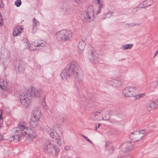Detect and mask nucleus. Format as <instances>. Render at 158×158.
Returning <instances> with one entry per match:
<instances>
[{
    "label": "nucleus",
    "mask_w": 158,
    "mask_h": 158,
    "mask_svg": "<svg viewBox=\"0 0 158 158\" xmlns=\"http://www.w3.org/2000/svg\"><path fill=\"white\" fill-rule=\"evenodd\" d=\"M153 0H144L140 3L139 6L142 8H147L153 4Z\"/></svg>",
    "instance_id": "14"
},
{
    "label": "nucleus",
    "mask_w": 158,
    "mask_h": 158,
    "mask_svg": "<svg viewBox=\"0 0 158 158\" xmlns=\"http://www.w3.org/2000/svg\"><path fill=\"white\" fill-rule=\"evenodd\" d=\"M94 2L96 3H98L99 5L100 4H101L100 3V2L99 1V0H94Z\"/></svg>",
    "instance_id": "41"
},
{
    "label": "nucleus",
    "mask_w": 158,
    "mask_h": 158,
    "mask_svg": "<svg viewBox=\"0 0 158 158\" xmlns=\"http://www.w3.org/2000/svg\"><path fill=\"white\" fill-rule=\"evenodd\" d=\"M64 149L65 150L68 151L70 150V148L69 146H66L64 147Z\"/></svg>",
    "instance_id": "38"
},
{
    "label": "nucleus",
    "mask_w": 158,
    "mask_h": 158,
    "mask_svg": "<svg viewBox=\"0 0 158 158\" xmlns=\"http://www.w3.org/2000/svg\"><path fill=\"white\" fill-rule=\"evenodd\" d=\"M158 56V48L157 50L156 51L153 57V58H154L155 56Z\"/></svg>",
    "instance_id": "40"
},
{
    "label": "nucleus",
    "mask_w": 158,
    "mask_h": 158,
    "mask_svg": "<svg viewBox=\"0 0 158 158\" xmlns=\"http://www.w3.org/2000/svg\"><path fill=\"white\" fill-rule=\"evenodd\" d=\"M14 130L22 136L26 137L27 140L30 141H32L37 137L36 132L34 130L29 128L23 125H18Z\"/></svg>",
    "instance_id": "1"
},
{
    "label": "nucleus",
    "mask_w": 158,
    "mask_h": 158,
    "mask_svg": "<svg viewBox=\"0 0 158 158\" xmlns=\"http://www.w3.org/2000/svg\"><path fill=\"white\" fill-rule=\"evenodd\" d=\"M31 98L30 95L23 93L20 96V102L25 107H28L31 104Z\"/></svg>",
    "instance_id": "7"
},
{
    "label": "nucleus",
    "mask_w": 158,
    "mask_h": 158,
    "mask_svg": "<svg viewBox=\"0 0 158 158\" xmlns=\"http://www.w3.org/2000/svg\"><path fill=\"white\" fill-rule=\"evenodd\" d=\"M60 158H65V157L64 156H62Z\"/></svg>",
    "instance_id": "48"
},
{
    "label": "nucleus",
    "mask_w": 158,
    "mask_h": 158,
    "mask_svg": "<svg viewBox=\"0 0 158 158\" xmlns=\"http://www.w3.org/2000/svg\"><path fill=\"white\" fill-rule=\"evenodd\" d=\"M33 30L35 27H37L38 25H39V22L35 18H34L33 20Z\"/></svg>",
    "instance_id": "28"
},
{
    "label": "nucleus",
    "mask_w": 158,
    "mask_h": 158,
    "mask_svg": "<svg viewBox=\"0 0 158 158\" xmlns=\"http://www.w3.org/2000/svg\"><path fill=\"white\" fill-rule=\"evenodd\" d=\"M81 18L85 22H89L92 21L94 18L93 6H89L88 8L87 12H85L81 16Z\"/></svg>",
    "instance_id": "3"
},
{
    "label": "nucleus",
    "mask_w": 158,
    "mask_h": 158,
    "mask_svg": "<svg viewBox=\"0 0 158 158\" xmlns=\"http://www.w3.org/2000/svg\"><path fill=\"white\" fill-rule=\"evenodd\" d=\"M44 149L47 153L50 154L53 152L54 149L53 147H52L50 141L48 140L45 142L44 145Z\"/></svg>",
    "instance_id": "10"
},
{
    "label": "nucleus",
    "mask_w": 158,
    "mask_h": 158,
    "mask_svg": "<svg viewBox=\"0 0 158 158\" xmlns=\"http://www.w3.org/2000/svg\"><path fill=\"white\" fill-rule=\"evenodd\" d=\"M85 47V44L84 41L79 42L78 45V51L80 53L82 52Z\"/></svg>",
    "instance_id": "18"
},
{
    "label": "nucleus",
    "mask_w": 158,
    "mask_h": 158,
    "mask_svg": "<svg viewBox=\"0 0 158 158\" xmlns=\"http://www.w3.org/2000/svg\"><path fill=\"white\" fill-rule=\"evenodd\" d=\"M153 158H158V157L155 156Z\"/></svg>",
    "instance_id": "47"
},
{
    "label": "nucleus",
    "mask_w": 158,
    "mask_h": 158,
    "mask_svg": "<svg viewBox=\"0 0 158 158\" xmlns=\"http://www.w3.org/2000/svg\"><path fill=\"white\" fill-rule=\"evenodd\" d=\"M101 111L99 110L96 112L92 113L90 117V118L93 120H95L96 117L99 115L101 114Z\"/></svg>",
    "instance_id": "22"
},
{
    "label": "nucleus",
    "mask_w": 158,
    "mask_h": 158,
    "mask_svg": "<svg viewBox=\"0 0 158 158\" xmlns=\"http://www.w3.org/2000/svg\"><path fill=\"white\" fill-rule=\"evenodd\" d=\"M29 123L31 127L33 128L37 127L39 125V122L30 119Z\"/></svg>",
    "instance_id": "21"
},
{
    "label": "nucleus",
    "mask_w": 158,
    "mask_h": 158,
    "mask_svg": "<svg viewBox=\"0 0 158 158\" xmlns=\"http://www.w3.org/2000/svg\"><path fill=\"white\" fill-rule=\"evenodd\" d=\"M2 139V136H1V135H0V141Z\"/></svg>",
    "instance_id": "44"
},
{
    "label": "nucleus",
    "mask_w": 158,
    "mask_h": 158,
    "mask_svg": "<svg viewBox=\"0 0 158 158\" xmlns=\"http://www.w3.org/2000/svg\"><path fill=\"white\" fill-rule=\"evenodd\" d=\"M22 31V28L19 26L16 27L13 30V35L14 37L17 36Z\"/></svg>",
    "instance_id": "16"
},
{
    "label": "nucleus",
    "mask_w": 158,
    "mask_h": 158,
    "mask_svg": "<svg viewBox=\"0 0 158 158\" xmlns=\"http://www.w3.org/2000/svg\"><path fill=\"white\" fill-rule=\"evenodd\" d=\"M116 158H131V157L129 156L125 155L123 156H118Z\"/></svg>",
    "instance_id": "37"
},
{
    "label": "nucleus",
    "mask_w": 158,
    "mask_h": 158,
    "mask_svg": "<svg viewBox=\"0 0 158 158\" xmlns=\"http://www.w3.org/2000/svg\"><path fill=\"white\" fill-rule=\"evenodd\" d=\"M89 59L90 60L94 61L98 59L97 55L96 53H92L91 55L89 56Z\"/></svg>",
    "instance_id": "23"
},
{
    "label": "nucleus",
    "mask_w": 158,
    "mask_h": 158,
    "mask_svg": "<svg viewBox=\"0 0 158 158\" xmlns=\"http://www.w3.org/2000/svg\"><path fill=\"white\" fill-rule=\"evenodd\" d=\"M29 91L31 92L30 96L31 97H34L37 98H40L43 95V92L41 89H37L33 86H31V89H29Z\"/></svg>",
    "instance_id": "8"
},
{
    "label": "nucleus",
    "mask_w": 158,
    "mask_h": 158,
    "mask_svg": "<svg viewBox=\"0 0 158 158\" xmlns=\"http://www.w3.org/2000/svg\"><path fill=\"white\" fill-rule=\"evenodd\" d=\"M51 136L54 138H56L58 134L56 132H52L50 134Z\"/></svg>",
    "instance_id": "32"
},
{
    "label": "nucleus",
    "mask_w": 158,
    "mask_h": 158,
    "mask_svg": "<svg viewBox=\"0 0 158 158\" xmlns=\"http://www.w3.org/2000/svg\"><path fill=\"white\" fill-rule=\"evenodd\" d=\"M102 8V5L101 4H100L99 5V8L98 10L97 13L98 14H99L100 13L101 9Z\"/></svg>",
    "instance_id": "35"
},
{
    "label": "nucleus",
    "mask_w": 158,
    "mask_h": 158,
    "mask_svg": "<svg viewBox=\"0 0 158 158\" xmlns=\"http://www.w3.org/2000/svg\"><path fill=\"white\" fill-rule=\"evenodd\" d=\"M3 19L1 13H0V26L3 24Z\"/></svg>",
    "instance_id": "36"
},
{
    "label": "nucleus",
    "mask_w": 158,
    "mask_h": 158,
    "mask_svg": "<svg viewBox=\"0 0 158 158\" xmlns=\"http://www.w3.org/2000/svg\"><path fill=\"white\" fill-rule=\"evenodd\" d=\"M21 3V2L20 0H17L15 2V4L17 6H19Z\"/></svg>",
    "instance_id": "34"
},
{
    "label": "nucleus",
    "mask_w": 158,
    "mask_h": 158,
    "mask_svg": "<svg viewBox=\"0 0 158 158\" xmlns=\"http://www.w3.org/2000/svg\"><path fill=\"white\" fill-rule=\"evenodd\" d=\"M31 115L41 116V112L40 109L39 107H35L32 112Z\"/></svg>",
    "instance_id": "17"
},
{
    "label": "nucleus",
    "mask_w": 158,
    "mask_h": 158,
    "mask_svg": "<svg viewBox=\"0 0 158 158\" xmlns=\"http://www.w3.org/2000/svg\"><path fill=\"white\" fill-rule=\"evenodd\" d=\"M105 148L107 150L109 151L110 149H112V146L111 143L109 142H107L105 144Z\"/></svg>",
    "instance_id": "27"
},
{
    "label": "nucleus",
    "mask_w": 158,
    "mask_h": 158,
    "mask_svg": "<svg viewBox=\"0 0 158 158\" xmlns=\"http://www.w3.org/2000/svg\"><path fill=\"white\" fill-rule=\"evenodd\" d=\"M2 111L0 110V128L2 127L3 122V119L2 116Z\"/></svg>",
    "instance_id": "31"
},
{
    "label": "nucleus",
    "mask_w": 158,
    "mask_h": 158,
    "mask_svg": "<svg viewBox=\"0 0 158 158\" xmlns=\"http://www.w3.org/2000/svg\"><path fill=\"white\" fill-rule=\"evenodd\" d=\"M41 116L31 115V119L39 122Z\"/></svg>",
    "instance_id": "30"
},
{
    "label": "nucleus",
    "mask_w": 158,
    "mask_h": 158,
    "mask_svg": "<svg viewBox=\"0 0 158 158\" xmlns=\"http://www.w3.org/2000/svg\"><path fill=\"white\" fill-rule=\"evenodd\" d=\"M108 15H110V14H109V13H108Z\"/></svg>",
    "instance_id": "49"
},
{
    "label": "nucleus",
    "mask_w": 158,
    "mask_h": 158,
    "mask_svg": "<svg viewBox=\"0 0 158 158\" xmlns=\"http://www.w3.org/2000/svg\"><path fill=\"white\" fill-rule=\"evenodd\" d=\"M62 119L63 121V122H64L66 121V118L64 117H63V116L62 117Z\"/></svg>",
    "instance_id": "42"
},
{
    "label": "nucleus",
    "mask_w": 158,
    "mask_h": 158,
    "mask_svg": "<svg viewBox=\"0 0 158 158\" xmlns=\"http://www.w3.org/2000/svg\"><path fill=\"white\" fill-rule=\"evenodd\" d=\"M146 132L144 130H141L139 131H136L131 133L129 138L133 142L141 140L145 136Z\"/></svg>",
    "instance_id": "4"
},
{
    "label": "nucleus",
    "mask_w": 158,
    "mask_h": 158,
    "mask_svg": "<svg viewBox=\"0 0 158 158\" xmlns=\"http://www.w3.org/2000/svg\"><path fill=\"white\" fill-rule=\"evenodd\" d=\"M122 85V82L120 80H115L113 84V85L115 87H120Z\"/></svg>",
    "instance_id": "25"
},
{
    "label": "nucleus",
    "mask_w": 158,
    "mask_h": 158,
    "mask_svg": "<svg viewBox=\"0 0 158 158\" xmlns=\"http://www.w3.org/2000/svg\"><path fill=\"white\" fill-rule=\"evenodd\" d=\"M67 66H70L73 68H69V70L71 74H73L75 77H79L81 74V68L78 64L75 62H73Z\"/></svg>",
    "instance_id": "5"
},
{
    "label": "nucleus",
    "mask_w": 158,
    "mask_h": 158,
    "mask_svg": "<svg viewBox=\"0 0 158 158\" xmlns=\"http://www.w3.org/2000/svg\"><path fill=\"white\" fill-rule=\"evenodd\" d=\"M46 43L45 41L44 40H41L39 45H37L36 46H34V47L32 45L31 48H30V50L32 51L35 50L37 49L36 47H39L40 46L44 47L46 45Z\"/></svg>",
    "instance_id": "20"
},
{
    "label": "nucleus",
    "mask_w": 158,
    "mask_h": 158,
    "mask_svg": "<svg viewBox=\"0 0 158 158\" xmlns=\"http://www.w3.org/2000/svg\"><path fill=\"white\" fill-rule=\"evenodd\" d=\"M73 68L72 67H71L70 66H66L65 68L62 72L61 76V78L62 79L66 80V79L68 76H70L71 74L69 72V68Z\"/></svg>",
    "instance_id": "11"
},
{
    "label": "nucleus",
    "mask_w": 158,
    "mask_h": 158,
    "mask_svg": "<svg viewBox=\"0 0 158 158\" xmlns=\"http://www.w3.org/2000/svg\"><path fill=\"white\" fill-rule=\"evenodd\" d=\"M98 127H95V130H97V128H98Z\"/></svg>",
    "instance_id": "46"
},
{
    "label": "nucleus",
    "mask_w": 158,
    "mask_h": 158,
    "mask_svg": "<svg viewBox=\"0 0 158 158\" xmlns=\"http://www.w3.org/2000/svg\"><path fill=\"white\" fill-rule=\"evenodd\" d=\"M136 88L132 86L126 87L123 90V94L125 97H135L136 96Z\"/></svg>",
    "instance_id": "6"
},
{
    "label": "nucleus",
    "mask_w": 158,
    "mask_h": 158,
    "mask_svg": "<svg viewBox=\"0 0 158 158\" xmlns=\"http://www.w3.org/2000/svg\"><path fill=\"white\" fill-rule=\"evenodd\" d=\"M101 125V124L100 123H99L98 124V127H99Z\"/></svg>",
    "instance_id": "45"
},
{
    "label": "nucleus",
    "mask_w": 158,
    "mask_h": 158,
    "mask_svg": "<svg viewBox=\"0 0 158 158\" xmlns=\"http://www.w3.org/2000/svg\"><path fill=\"white\" fill-rule=\"evenodd\" d=\"M100 110L101 112L100 115H101L102 116L101 118H99V120H107L108 119L110 118L109 110L107 109Z\"/></svg>",
    "instance_id": "12"
},
{
    "label": "nucleus",
    "mask_w": 158,
    "mask_h": 158,
    "mask_svg": "<svg viewBox=\"0 0 158 158\" xmlns=\"http://www.w3.org/2000/svg\"><path fill=\"white\" fill-rule=\"evenodd\" d=\"M145 94L144 93H142L141 94H136V96L137 98H139L143 97L144 96Z\"/></svg>",
    "instance_id": "33"
},
{
    "label": "nucleus",
    "mask_w": 158,
    "mask_h": 158,
    "mask_svg": "<svg viewBox=\"0 0 158 158\" xmlns=\"http://www.w3.org/2000/svg\"><path fill=\"white\" fill-rule=\"evenodd\" d=\"M119 149L123 152H128L133 149V147L131 145V142H130L121 144L119 146Z\"/></svg>",
    "instance_id": "9"
},
{
    "label": "nucleus",
    "mask_w": 158,
    "mask_h": 158,
    "mask_svg": "<svg viewBox=\"0 0 158 158\" xmlns=\"http://www.w3.org/2000/svg\"><path fill=\"white\" fill-rule=\"evenodd\" d=\"M127 148L128 149V147H127Z\"/></svg>",
    "instance_id": "50"
},
{
    "label": "nucleus",
    "mask_w": 158,
    "mask_h": 158,
    "mask_svg": "<svg viewBox=\"0 0 158 158\" xmlns=\"http://www.w3.org/2000/svg\"><path fill=\"white\" fill-rule=\"evenodd\" d=\"M157 106L156 104L154 102H151L148 105V108L149 110L155 109Z\"/></svg>",
    "instance_id": "24"
},
{
    "label": "nucleus",
    "mask_w": 158,
    "mask_h": 158,
    "mask_svg": "<svg viewBox=\"0 0 158 158\" xmlns=\"http://www.w3.org/2000/svg\"><path fill=\"white\" fill-rule=\"evenodd\" d=\"M61 141L60 139H56L53 144V148L56 152H58L60 151L59 148L61 146Z\"/></svg>",
    "instance_id": "15"
},
{
    "label": "nucleus",
    "mask_w": 158,
    "mask_h": 158,
    "mask_svg": "<svg viewBox=\"0 0 158 158\" xmlns=\"http://www.w3.org/2000/svg\"><path fill=\"white\" fill-rule=\"evenodd\" d=\"M82 136L83 137V138H85L86 140L89 142L90 143H92V141L91 140H90L89 139H88L87 137L85 136V135H83Z\"/></svg>",
    "instance_id": "39"
},
{
    "label": "nucleus",
    "mask_w": 158,
    "mask_h": 158,
    "mask_svg": "<svg viewBox=\"0 0 158 158\" xmlns=\"http://www.w3.org/2000/svg\"><path fill=\"white\" fill-rule=\"evenodd\" d=\"M22 45L23 48L26 49L29 48L30 44L26 39H23L22 41Z\"/></svg>",
    "instance_id": "19"
},
{
    "label": "nucleus",
    "mask_w": 158,
    "mask_h": 158,
    "mask_svg": "<svg viewBox=\"0 0 158 158\" xmlns=\"http://www.w3.org/2000/svg\"><path fill=\"white\" fill-rule=\"evenodd\" d=\"M6 82L3 79H0V88L4 89L6 85Z\"/></svg>",
    "instance_id": "26"
},
{
    "label": "nucleus",
    "mask_w": 158,
    "mask_h": 158,
    "mask_svg": "<svg viewBox=\"0 0 158 158\" xmlns=\"http://www.w3.org/2000/svg\"><path fill=\"white\" fill-rule=\"evenodd\" d=\"M16 128L13 129V132L15 134V135L11 136L10 138V140L11 141H13L14 142H16L19 141L21 139L22 137L24 138V136H22L20 134L15 132L14 130Z\"/></svg>",
    "instance_id": "13"
},
{
    "label": "nucleus",
    "mask_w": 158,
    "mask_h": 158,
    "mask_svg": "<svg viewBox=\"0 0 158 158\" xmlns=\"http://www.w3.org/2000/svg\"><path fill=\"white\" fill-rule=\"evenodd\" d=\"M72 32L71 30L63 29L57 31L55 36L58 41H68L72 37Z\"/></svg>",
    "instance_id": "2"
},
{
    "label": "nucleus",
    "mask_w": 158,
    "mask_h": 158,
    "mask_svg": "<svg viewBox=\"0 0 158 158\" xmlns=\"http://www.w3.org/2000/svg\"><path fill=\"white\" fill-rule=\"evenodd\" d=\"M75 1L77 3H80L81 1V0H75Z\"/></svg>",
    "instance_id": "43"
},
{
    "label": "nucleus",
    "mask_w": 158,
    "mask_h": 158,
    "mask_svg": "<svg viewBox=\"0 0 158 158\" xmlns=\"http://www.w3.org/2000/svg\"><path fill=\"white\" fill-rule=\"evenodd\" d=\"M132 44H128L126 45H123L122 47V48L123 50H127V49H131L132 47Z\"/></svg>",
    "instance_id": "29"
}]
</instances>
